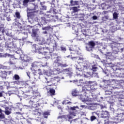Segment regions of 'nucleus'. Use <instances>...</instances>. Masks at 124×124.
<instances>
[{
  "instance_id": "nucleus-1",
  "label": "nucleus",
  "mask_w": 124,
  "mask_h": 124,
  "mask_svg": "<svg viewBox=\"0 0 124 124\" xmlns=\"http://www.w3.org/2000/svg\"><path fill=\"white\" fill-rule=\"evenodd\" d=\"M59 61H57L55 64V68L53 69V75H58L61 73H62V72H67L68 74H70L71 71L70 70V68H66L64 69H62V68H63V67H67L68 66V64L67 63H59Z\"/></svg>"
},
{
  "instance_id": "nucleus-2",
  "label": "nucleus",
  "mask_w": 124,
  "mask_h": 124,
  "mask_svg": "<svg viewBox=\"0 0 124 124\" xmlns=\"http://www.w3.org/2000/svg\"><path fill=\"white\" fill-rule=\"evenodd\" d=\"M25 91L23 93V97L24 98H27L28 96H30V93H31V92H36L35 82H29L28 83H25Z\"/></svg>"
},
{
  "instance_id": "nucleus-3",
  "label": "nucleus",
  "mask_w": 124,
  "mask_h": 124,
  "mask_svg": "<svg viewBox=\"0 0 124 124\" xmlns=\"http://www.w3.org/2000/svg\"><path fill=\"white\" fill-rule=\"evenodd\" d=\"M4 40L6 41V43L8 44V45H12V46H6V48L9 49V48H17V46H18V44H19V42L14 39L11 35H6V38H4Z\"/></svg>"
},
{
  "instance_id": "nucleus-4",
  "label": "nucleus",
  "mask_w": 124,
  "mask_h": 124,
  "mask_svg": "<svg viewBox=\"0 0 124 124\" xmlns=\"http://www.w3.org/2000/svg\"><path fill=\"white\" fill-rule=\"evenodd\" d=\"M12 73V71H9L6 72L3 68H0V77L3 79H6L8 75H10Z\"/></svg>"
},
{
  "instance_id": "nucleus-5",
  "label": "nucleus",
  "mask_w": 124,
  "mask_h": 124,
  "mask_svg": "<svg viewBox=\"0 0 124 124\" xmlns=\"http://www.w3.org/2000/svg\"><path fill=\"white\" fill-rule=\"evenodd\" d=\"M36 8H37V6L35 5H33V8L30 9L29 10V12H27V15L28 17H30V18H34V16H35V12H36Z\"/></svg>"
},
{
  "instance_id": "nucleus-6",
  "label": "nucleus",
  "mask_w": 124,
  "mask_h": 124,
  "mask_svg": "<svg viewBox=\"0 0 124 124\" xmlns=\"http://www.w3.org/2000/svg\"><path fill=\"white\" fill-rule=\"evenodd\" d=\"M48 16H49L45 15L44 16L41 17L40 22L42 26H43V25H46V24L50 22L51 20H50V17Z\"/></svg>"
},
{
  "instance_id": "nucleus-7",
  "label": "nucleus",
  "mask_w": 124,
  "mask_h": 124,
  "mask_svg": "<svg viewBox=\"0 0 124 124\" xmlns=\"http://www.w3.org/2000/svg\"><path fill=\"white\" fill-rule=\"evenodd\" d=\"M51 57L52 59H56V60H54V62H53V69H54L55 64L56 63V62H57L58 61H59V62H58L59 63H62V62H61V57L58 56V54L53 53H51Z\"/></svg>"
},
{
  "instance_id": "nucleus-8",
  "label": "nucleus",
  "mask_w": 124,
  "mask_h": 124,
  "mask_svg": "<svg viewBox=\"0 0 124 124\" xmlns=\"http://www.w3.org/2000/svg\"><path fill=\"white\" fill-rule=\"evenodd\" d=\"M113 121H115L116 123H121L124 121V115L123 113H120L116 116L115 117H113Z\"/></svg>"
},
{
  "instance_id": "nucleus-9",
  "label": "nucleus",
  "mask_w": 124,
  "mask_h": 124,
  "mask_svg": "<svg viewBox=\"0 0 124 124\" xmlns=\"http://www.w3.org/2000/svg\"><path fill=\"white\" fill-rule=\"evenodd\" d=\"M95 46V43L93 41H91L87 44V46H86V50L87 51H92L93 52V49L94 48Z\"/></svg>"
},
{
  "instance_id": "nucleus-10",
  "label": "nucleus",
  "mask_w": 124,
  "mask_h": 124,
  "mask_svg": "<svg viewBox=\"0 0 124 124\" xmlns=\"http://www.w3.org/2000/svg\"><path fill=\"white\" fill-rule=\"evenodd\" d=\"M56 79H58V77H53L50 78L49 80H47V85L48 87L51 86H54L55 88H57L56 84H55V81H56Z\"/></svg>"
},
{
  "instance_id": "nucleus-11",
  "label": "nucleus",
  "mask_w": 124,
  "mask_h": 124,
  "mask_svg": "<svg viewBox=\"0 0 124 124\" xmlns=\"http://www.w3.org/2000/svg\"><path fill=\"white\" fill-rule=\"evenodd\" d=\"M82 93H84V95H87L88 93H90V84H85L82 87Z\"/></svg>"
},
{
  "instance_id": "nucleus-12",
  "label": "nucleus",
  "mask_w": 124,
  "mask_h": 124,
  "mask_svg": "<svg viewBox=\"0 0 124 124\" xmlns=\"http://www.w3.org/2000/svg\"><path fill=\"white\" fill-rule=\"evenodd\" d=\"M13 80H15V81H14V83L16 85H20L22 82L21 81H19V80H20V76H19L18 75H14V76L13 77Z\"/></svg>"
},
{
  "instance_id": "nucleus-13",
  "label": "nucleus",
  "mask_w": 124,
  "mask_h": 124,
  "mask_svg": "<svg viewBox=\"0 0 124 124\" xmlns=\"http://www.w3.org/2000/svg\"><path fill=\"white\" fill-rule=\"evenodd\" d=\"M29 103L31 104V107L33 108H37V107H39V106H40L39 104L37 103L36 102H35L34 100L32 101L31 100H30L29 101Z\"/></svg>"
},
{
  "instance_id": "nucleus-14",
  "label": "nucleus",
  "mask_w": 124,
  "mask_h": 124,
  "mask_svg": "<svg viewBox=\"0 0 124 124\" xmlns=\"http://www.w3.org/2000/svg\"><path fill=\"white\" fill-rule=\"evenodd\" d=\"M101 115L102 118H107L108 119H109V116H110L108 111L103 110L102 111Z\"/></svg>"
},
{
  "instance_id": "nucleus-15",
  "label": "nucleus",
  "mask_w": 124,
  "mask_h": 124,
  "mask_svg": "<svg viewBox=\"0 0 124 124\" xmlns=\"http://www.w3.org/2000/svg\"><path fill=\"white\" fill-rule=\"evenodd\" d=\"M39 47L40 46L36 44H33L32 46V49L35 53H37L39 51L38 49L39 48Z\"/></svg>"
},
{
  "instance_id": "nucleus-16",
  "label": "nucleus",
  "mask_w": 124,
  "mask_h": 124,
  "mask_svg": "<svg viewBox=\"0 0 124 124\" xmlns=\"http://www.w3.org/2000/svg\"><path fill=\"white\" fill-rule=\"evenodd\" d=\"M38 66H40V67L43 66L44 67V66H45V65H43L42 64L40 65L39 62H33L32 64V67H38Z\"/></svg>"
},
{
  "instance_id": "nucleus-17",
  "label": "nucleus",
  "mask_w": 124,
  "mask_h": 124,
  "mask_svg": "<svg viewBox=\"0 0 124 124\" xmlns=\"http://www.w3.org/2000/svg\"><path fill=\"white\" fill-rule=\"evenodd\" d=\"M52 54V53L51 52H43V55H44L45 56V59H50L51 58V55Z\"/></svg>"
},
{
  "instance_id": "nucleus-18",
  "label": "nucleus",
  "mask_w": 124,
  "mask_h": 124,
  "mask_svg": "<svg viewBox=\"0 0 124 124\" xmlns=\"http://www.w3.org/2000/svg\"><path fill=\"white\" fill-rule=\"evenodd\" d=\"M72 95H73V96H78V95H79V92L76 89L73 90L72 91Z\"/></svg>"
},
{
  "instance_id": "nucleus-19",
  "label": "nucleus",
  "mask_w": 124,
  "mask_h": 124,
  "mask_svg": "<svg viewBox=\"0 0 124 124\" xmlns=\"http://www.w3.org/2000/svg\"><path fill=\"white\" fill-rule=\"evenodd\" d=\"M96 86H94L93 85H90V90H89V93H92L93 92H94L96 90Z\"/></svg>"
},
{
  "instance_id": "nucleus-20",
  "label": "nucleus",
  "mask_w": 124,
  "mask_h": 124,
  "mask_svg": "<svg viewBox=\"0 0 124 124\" xmlns=\"http://www.w3.org/2000/svg\"><path fill=\"white\" fill-rule=\"evenodd\" d=\"M44 47L40 46L38 49V51H37V53H38L39 54H42V55H43V53H44Z\"/></svg>"
},
{
  "instance_id": "nucleus-21",
  "label": "nucleus",
  "mask_w": 124,
  "mask_h": 124,
  "mask_svg": "<svg viewBox=\"0 0 124 124\" xmlns=\"http://www.w3.org/2000/svg\"><path fill=\"white\" fill-rule=\"evenodd\" d=\"M33 115H34L35 116H41V113L38 112V110H33L32 111Z\"/></svg>"
},
{
  "instance_id": "nucleus-22",
  "label": "nucleus",
  "mask_w": 124,
  "mask_h": 124,
  "mask_svg": "<svg viewBox=\"0 0 124 124\" xmlns=\"http://www.w3.org/2000/svg\"><path fill=\"white\" fill-rule=\"evenodd\" d=\"M49 115H50V112H49L48 111H45L43 113V116L44 118H45V119H47V118H48V116H49Z\"/></svg>"
},
{
  "instance_id": "nucleus-23",
  "label": "nucleus",
  "mask_w": 124,
  "mask_h": 124,
  "mask_svg": "<svg viewBox=\"0 0 124 124\" xmlns=\"http://www.w3.org/2000/svg\"><path fill=\"white\" fill-rule=\"evenodd\" d=\"M117 121H114V122H109L108 120H105V124H117Z\"/></svg>"
},
{
  "instance_id": "nucleus-24",
  "label": "nucleus",
  "mask_w": 124,
  "mask_h": 124,
  "mask_svg": "<svg viewBox=\"0 0 124 124\" xmlns=\"http://www.w3.org/2000/svg\"><path fill=\"white\" fill-rule=\"evenodd\" d=\"M49 93H50V95L51 96L55 95L56 91L55 90V89L51 88L49 90Z\"/></svg>"
},
{
  "instance_id": "nucleus-25",
  "label": "nucleus",
  "mask_w": 124,
  "mask_h": 124,
  "mask_svg": "<svg viewBox=\"0 0 124 124\" xmlns=\"http://www.w3.org/2000/svg\"><path fill=\"white\" fill-rule=\"evenodd\" d=\"M80 76H83V77H85V78H89L91 77V76L90 74L88 72L86 73L85 74H84V75H80Z\"/></svg>"
},
{
  "instance_id": "nucleus-26",
  "label": "nucleus",
  "mask_w": 124,
  "mask_h": 124,
  "mask_svg": "<svg viewBox=\"0 0 124 124\" xmlns=\"http://www.w3.org/2000/svg\"><path fill=\"white\" fill-rule=\"evenodd\" d=\"M68 110H72L73 111H75V110H76V108H78V106H76V107H69V106H67Z\"/></svg>"
},
{
  "instance_id": "nucleus-27",
  "label": "nucleus",
  "mask_w": 124,
  "mask_h": 124,
  "mask_svg": "<svg viewBox=\"0 0 124 124\" xmlns=\"http://www.w3.org/2000/svg\"><path fill=\"white\" fill-rule=\"evenodd\" d=\"M91 70H93V72H95L97 70V67L95 65H93L92 66Z\"/></svg>"
},
{
  "instance_id": "nucleus-28",
  "label": "nucleus",
  "mask_w": 124,
  "mask_h": 124,
  "mask_svg": "<svg viewBox=\"0 0 124 124\" xmlns=\"http://www.w3.org/2000/svg\"><path fill=\"white\" fill-rule=\"evenodd\" d=\"M37 35V33L36 32V31L34 30H32V33H31V36L32 37H36V35Z\"/></svg>"
},
{
  "instance_id": "nucleus-29",
  "label": "nucleus",
  "mask_w": 124,
  "mask_h": 124,
  "mask_svg": "<svg viewBox=\"0 0 124 124\" xmlns=\"http://www.w3.org/2000/svg\"><path fill=\"white\" fill-rule=\"evenodd\" d=\"M29 2H30V0H24L23 1V5H24V6H28V3H29Z\"/></svg>"
},
{
  "instance_id": "nucleus-30",
  "label": "nucleus",
  "mask_w": 124,
  "mask_h": 124,
  "mask_svg": "<svg viewBox=\"0 0 124 124\" xmlns=\"http://www.w3.org/2000/svg\"><path fill=\"white\" fill-rule=\"evenodd\" d=\"M16 17L17 19H21V15L19 12H16L15 13Z\"/></svg>"
},
{
  "instance_id": "nucleus-31",
  "label": "nucleus",
  "mask_w": 124,
  "mask_h": 124,
  "mask_svg": "<svg viewBox=\"0 0 124 124\" xmlns=\"http://www.w3.org/2000/svg\"><path fill=\"white\" fill-rule=\"evenodd\" d=\"M67 101L64 100L62 102V104L63 105H66V104H68L70 105V104H72V102H67Z\"/></svg>"
},
{
  "instance_id": "nucleus-32",
  "label": "nucleus",
  "mask_w": 124,
  "mask_h": 124,
  "mask_svg": "<svg viewBox=\"0 0 124 124\" xmlns=\"http://www.w3.org/2000/svg\"><path fill=\"white\" fill-rule=\"evenodd\" d=\"M96 117L94 115H92L90 117V121L91 122H93V121H95L96 120Z\"/></svg>"
},
{
  "instance_id": "nucleus-33",
  "label": "nucleus",
  "mask_w": 124,
  "mask_h": 124,
  "mask_svg": "<svg viewBox=\"0 0 124 124\" xmlns=\"http://www.w3.org/2000/svg\"><path fill=\"white\" fill-rule=\"evenodd\" d=\"M40 4L42 7L43 10H46L47 9V7H46L45 5H44V3L41 2Z\"/></svg>"
},
{
  "instance_id": "nucleus-34",
  "label": "nucleus",
  "mask_w": 124,
  "mask_h": 124,
  "mask_svg": "<svg viewBox=\"0 0 124 124\" xmlns=\"http://www.w3.org/2000/svg\"><path fill=\"white\" fill-rule=\"evenodd\" d=\"M84 16L83 14H80L78 16V18L79 20H84Z\"/></svg>"
},
{
  "instance_id": "nucleus-35",
  "label": "nucleus",
  "mask_w": 124,
  "mask_h": 124,
  "mask_svg": "<svg viewBox=\"0 0 124 124\" xmlns=\"http://www.w3.org/2000/svg\"><path fill=\"white\" fill-rule=\"evenodd\" d=\"M72 9L73 10V12H74V13L78 12V7H72Z\"/></svg>"
},
{
  "instance_id": "nucleus-36",
  "label": "nucleus",
  "mask_w": 124,
  "mask_h": 124,
  "mask_svg": "<svg viewBox=\"0 0 124 124\" xmlns=\"http://www.w3.org/2000/svg\"><path fill=\"white\" fill-rule=\"evenodd\" d=\"M113 19H117L118 18V13L114 12L113 14Z\"/></svg>"
},
{
  "instance_id": "nucleus-37",
  "label": "nucleus",
  "mask_w": 124,
  "mask_h": 124,
  "mask_svg": "<svg viewBox=\"0 0 124 124\" xmlns=\"http://www.w3.org/2000/svg\"><path fill=\"white\" fill-rule=\"evenodd\" d=\"M54 2H55V0H53L51 3V7L53 8V9H55V7H56L55 6V3Z\"/></svg>"
},
{
  "instance_id": "nucleus-38",
  "label": "nucleus",
  "mask_w": 124,
  "mask_h": 124,
  "mask_svg": "<svg viewBox=\"0 0 124 124\" xmlns=\"http://www.w3.org/2000/svg\"><path fill=\"white\" fill-rule=\"evenodd\" d=\"M5 114L8 116L10 115L11 114V110H5Z\"/></svg>"
},
{
  "instance_id": "nucleus-39",
  "label": "nucleus",
  "mask_w": 124,
  "mask_h": 124,
  "mask_svg": "<svg viewBox=\"0 0 124 124\" xmlns=\"http://www.w3.org/2000/svg\"><path fill=\"white\" fill-rule=\"evenodd\" d=\"M120 104L122 106H124V99H122L120 101Z\"/></svg>"
},
{
  "instance_id": "nucleus-40",
  "label": "nucleus",
  "mask_w": 124,
  "mask_h": 124,
  "mask_svg": "<svg viewBox=\"0 0 124 124\" xmlns=\"http://www.w3.org/2000/svg\"><path fill=\"white\" fill-rule=\"evenodd\" d=\"M50 29H51V27L47 26V27H45L44 28H43V30L49 31V30H50Z\"/></svg>"
},
{
  "instance_id": "nucleus-41",
  "label": "nucleus",
  "mask_w": 124,
  "mask_h": 124,
  "mask_svg": "<svg viewBox=\"0 0 124 124\" xmlns=\"http://www.w3.org/2000/svg\"><path fill=\"white\" fill-rule=\"evenodd\" d=\"M104 21H107L109 19V16H105L103 18Z\"/></svg>"
},
{
  "instance_id": "nucleus-42",
  "label": "nucleus",
  "mask_w": 124,
  "mask_h": 124,
  "mask_svg": "<svg viewBox=\"0 0 124 124\" xmlns=\"http://www.w3.org/2000/svg\"><path fill=\"white\" fill-rule=\"evenodd\" d=\"M69 115H70V116H73L74 117H75V116H76V113L74 112L70 111L69 113Z\"/></svg>"
},
{
  "instance_id": "nucleus-43",
  "label": "nucleus",
  "mask_w": 124,
  "mask_h": 124,
  "mask_svg": "<svg viewBox=\"0 0 124 124\" xmlns=\"http://www.w3.org/2000/svg\"><path fill=\"white\" fill-rule=\"evenodd\" d=\"M26 122L28 124H31V119L29 118L28 119H27Z\"/></svg>"
},
{
  "instance_id": "nucleus-44",
  "label": "nucleus",
  "mask_w": 124,
  "mask_h": 124,
  "mask_svg": "<svg viewBox=\"0 0 124 124\" xmlns=\"http://www.w3.org/2000/svg\"><path fill=\"white\" fill-rule=\"evenodd\" d=\"M14 26L16 29H19V28H20V25H19L18 24H14Z\"/></svg>"
},
{
  "instance_id": "nucleus-45",
  "label": "nucleus",
  "mask_w": 124,
  "mask_h": 124,
  "mask_svg": "<svg viewBox=\"0 0 124 124\" xmlns=\"http://www.w3.org/2000/svg\"><path fill=\"white\" fill-rule=\"evenodd\" d=\"M89 68V66L88 64H86L85 65H83V69H88Z\"/></svg>"
},
{
  "instance_id": "nucleus-46",
  "label": "nucleus",
  "mask_w": 124,
  "mask_h": 124,
  "mask_svg": "<svg viewBox=\"0 0 124 124\" xmlns=\"http://www.w3.org/2000/svg\"><path fill=\"white\" fill-rule=\"evenodd\" d=\"M4 39V38H6V36L5 37L3 36V35H0V41H1V40H2V39Z\"/></svg>"
},
{
  "instance_id": "nucleus-47",
  "label": "nucleus",
  "mask_w": 124,
  "mask_h": 124,
  "mask_svg": "<svg viewBox=\"0 0 124 124\" xmlns=\"http://www.w3.org/2000/svg\"><path fill=\"white\" fill-rule=\"evenodd\" d=\"M38 73L39 75H43L42 71H41V70L40 69H38Z\"/></svg>"
},
{
  "instance_id": "nucleus-48",
  "label": "nucleus",
  "mask_w": 124,
  "mask_h": 124,
  "mask_svg": "<svg viewBox=\"0 0 124 124\" xmlns=\"http://www.w3.org/2000/svg\"><path fill=\"white\" fill-rule=\"evenodd\" d=\"M63 118H65V115L59 116L58 117V119H61L62 120V119H63Z\"/></svg>"
},
{
  "instance_id": "nucleus-49",
  "label": "nucleus",
  "mask_w": 124,
  "mask_h": 124,
  "mask_svg": "<svg viewBox=\"0 0 124 124\" xmlns=\"http://www.w3.org/2000/svg\"><path fill=\"white\" fill-rule=\"evenodd\" d=\"M5 109V111H11V108H9V107H6Z\"/></svg>"
},
{
  "instance_id": "nucleus-50",
  "label": "nucleus",
  "mask_w": 124,
  "mask_h": 124,
  "mask_svg": "<svg viewBox=\"0 0 124 124\" xmlns=\"http://www.w3.org/2000/svg\"><path fill=\"white\" fill-rule=\"evenodd\" d=\"M4 115L3 114H0V119L2 120V119H4Z\"/></svg>"
},
{
  "instance_id": "nucleus-51",
  "label": "nucleus",
  "mask_w": 124,
  "mask_h": 124,
  "mask_svg": "<svg viewBox=\"0 0 124 124\" xmlns=\"http://www.w3.org/2000/svg\"><path fill=\"white\" fill-rule=\"evenodd\" d=\"M112 48H115L117 47V44H112L111 45Z\"/></svg>"
},
{
  "instance_id": "nucleus-52",
  "label": "nucleus",
  "mask_w": 124,
  "mask_h": 124,
  "mask_svg": "<svg viewBox=\"0 0 124 124\" xmlns=\"http://www.w3.org/2000/svg\"><path fill=\"white\" fill-rule=\"evenodd\" d=\"M62 51H66V48L63 46L61 47Z\"/></svg>"
},
{
  "instance_id": "nucleus-53",
  "label": "nucleus",
  "mask_w": 124,
  "mask_h": 124,
  "mask_svg": "<svg viewBox=\"0 0 124 124\" xmlns=\"http://www.w3.org/2000/svg\"><path fill=\"white\" fill-rule=\"evenodd\" d=\"M22 34H24L26 36V37H28V33L27 32H23Z\"/></svg>"
},
{
  "instance_id": "nucleus-54",
  "label": "nucleus",
  "mask_w": 124,
  "mask_h": 124,
  "mask_svg": "<svg viewBox=\"0 0 124 124\" xmlns=\"http://www.w3.org/2000/svg\"><path fill=\"white\" fill-rule=\"evenodd\" d=\"M97 19V16H93V20H96Z\"/></svg>"
},
{
  "instance_id": "nucleus-55",
  "label": "nucleus",
  "mask_w": 124,
  "mask_h": 124,
  "mask_svg": "<svg viewBox=\"0 0 124 124\" xmlns=\"http://www.w3.org/2000/svg\"><path fill=\"white\" fill-rule=\"evenodd\" d=\"M68 119H69V120H71L72 119V116H70V115H68Z\"/></svg>"
},
{
  "instance_id": "nucleus-56",
  "label": "nucleus",
  "mask_w": 124,
  "mask_h": 124,
  "mask_svg": "<svg viewBox=\"0 0 124 124\" xmlns=\"http://www.w3.org/2000/svg\"><path fill=\"white\" fill-rule=\"evenodd\" d=\"M108 93H106V94H112V92L108 91Z\"/></svg>"
},
{
  "instance_id": "nucleus-57",
  "label": "nucleus",
  "mask_w": 124,
  "mask_h": 124,
  "mask_svg": "<svg viewBox=\"0 0 124 124\" xmlns=\"http://www.w3.org/2000/svg\"><path fill=\"white\" fill-rule=\"evenodd\" d=\"M108 11H104V12H103V13H104V14H107V13H108Z\"/></svg>"
},
{
  "instance_id": "nucleus-58",
  "label": "nucleus",
  "mask_w": 124,
  "mask_h": 124,
  "mask_svg": "<svg viewBox=\"0 0 124 124\" xmlns=\"http://www.w3.org/2000/svg\"><path fill=\"white\" fill-rule=\"evenodd\" d=\"M78 60V61H83V60H84V59L81 58H79Z\"/></svg>"
},
{
  "instance_id": "nucleus-59",
  "label": "nucleus",
  "mask_w": 124,
  "mask_h": 124,
  "mask_svg": "<svg viewBox=\"0 0 124 124\" xmlns=\"http://www.w3.org/2000/svg\"><path fill=\"white\" fill-rule=\"evenodd\" d=\"M3 96L2 93L0 92V97H2Z\"/></svg>"
},
{
  "instance_id": "nucleus-60",
  "label": "nucleus",
  "mask_w": 124,
  "mask_h": 124,
  "mask_svg": "<svg viewBox=\"0 0 124 124\" xmlns=\"http://www.w3.org/2000/svg\"><path fill=\"white\" fill-rule=\"evenodd\" d=\"M27 76H28V77H30V72H27Z\"/></svg>"
},
{
  "instance_id": "nucleus-61",
  "label": "nucleus",
  "mask_w": 124,
  "mask_h": 124,
  "mask_svg": "<svg viewBox=\"0 0 124 124\" xmlns=\"http://www.w3.org/2000/svg\"><path fill=\"white\" fill-rule=\"evenodd\" d=\"M80 107H82V108H85V107H86V106H85V105H81Z\"/></svg>"
},
{
  "instance_id": "nucleus-62",
  "label": "nucleus",
  "mask_w": 124,
  "mask_h": 124,
  "mask_svg": "<svg viewBox=\"0 0 124 124\" xmlns=\"http://www.w3.org/2000/svg\"><path fill=\"white\" fill-rule=\"evenodd\" d=\"M104 108H105V107H104L103 106H101V109H104Z\"/></svg>"
},
{
  "instance_id": "nucleus-63",
  "label": "nucleus",
  "mask_w": 124,
  "mask_h": 124,
  "mask_svg": "<svg viewBox=\"0 0 124 124\" xmlns=\"http://www.w3.org/2000/svg\"><path fill=\"white\" fill-rule=\"evenodd\" d=\"M67 27H71V25H70V24L68 23L67 25Z\"/></svg>"
},
{
  "instance_id": "nucleus-64",
  "label": "nucleus",
  "mask_w": 124,
  "mask_h": 124,
  "mask_svg": "<svg viewBox=\"0 0 124 124\" xmlns=\"http://www.w3.org/2000/svg\"><path fill=\"white\" fill-rule=\"evenodd\" d=\"M3 29V27L0 26V31H1V30Z\"/></svg>"
}]
</instances>
